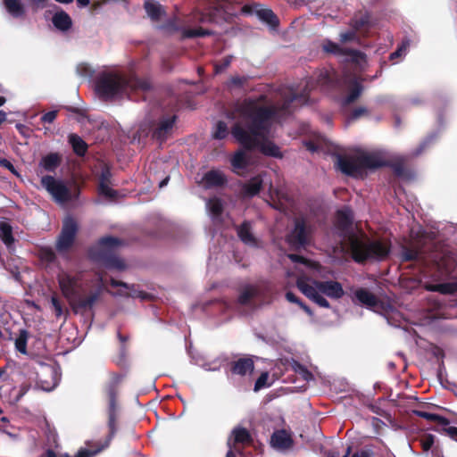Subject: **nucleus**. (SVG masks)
<instances>
[{
  "label": "nucleus",
  "instance_id": "1",
  "mask_svg": "<svg viewBox=\"0 0 457 457\" xmlns=\"http://www.w3.org/2000/svg\"><path fill=\"white\" fill-rule=\"evenodd\" d=\"M311 81H305V88L299 93L294 87L279 89L282 104H273L263 96L258 98H247L238 104L235 109L236 120L231 128L233 137L245 149H259L266 156L281 159L280 148L271 140V126L282 118L289 116L295 108V103H306L307 91Z\"/></svg>",
  "mask_w": 457,
  "mask_h": 457
},
{
  "label": "nucleus",
  "instance_id": "2",
  "mask_svg": "<svg viewBox=\"0 0 457 457\" xmlns=\"http://www.w3.org/2000/svg\"><path fill=\"white\" fill-rule=\"evenodd\" d=\"M353 212L348 207H343L337 212L334 230L340 237L341 251H345V247L347 246L356 262L386 258L390 252L388 244L370 240L363 232L355 231L353 228Z\"/></svg>",
  "mask_w": 457,
  "mask_h": 457
},
{
  "label": "nucleus",
  "instance_id": "3",
  "mask_svg": "<svg viewBox=\"0 0 457 457\" xmlns=\"http://www.w3.org/2000/svg\"><path fill=\"white\" fill-rule=\"evenodd\" d=\"M150 88L149 82L138 78H126L117 71H103L96 81V90L104 100H116L129 96L134 89L144 91Z\"/></svg>",
  "mask_w": 457,
  "mask_h": 457
},
{
  "label": "nucleus",
  "instance_id": "4",
  "mask_svg": "<svg viewBox=\"0 0 457 457\" xmlns=\"http://www.w3.org/2000/svg\"><path fill=\"white\" fill-rule=\"evenodd\" d=\"M57 278L62 295L69 301L76 313L92 311L102 294L101 287L83 296L81 295L83 284L80 273L74 274L62 270Z\"/></svg>",
  "mask_w": 457,
  "mask_h": 457
},
{
  "label": "nucleus",
  "instance_id": "5",
  "mask_svg": "<svg viewBox=\"0 0 457 457\" xmlns=\"http://www.w3.org/2000/svg\"><path fill=\"white\" fill-rule=\"evenodd\" d=\"M296 286L306 297L323 308L330 307L329 303L324 296L338 300L345 295L342 285L334 280L319 281L299 278L296 280Z\"/></svg>",
  "mask_w": 457,
  "mask_h": 457
},
{
  "label": "nucleus",
  "instance_id": "6",
  "mask_svg": "<svg viewBox=\"0 0 457 457\" xmlns=\"http://www.w3.org/2000/svg\"><path fill=\"white\" fill-rule=\"evenodd\" d=\"M386 163L381 151H362L352 157H337V168L344 174L352 177L362 176L365 170H373Z\"/></svg>",
  "mask_w": 457,
  "mask_h": 457
},
{
  "label": "nucleus",
  "instance_id": "7",
  "mask_svg": "<svg viewBox=\"0 0 457 457\" xmlns=\"http://www.w3.org/2000/svg\"><path fill=\"white\" fill-rule=\"evenodd\" d=\"M120 242L116 237H105L101 238L88 252L89 257L98 264L111 270H123L126 264L123 260L116 256L115 250Z\"/></svg>",
  "mask_w": 457,
  "mask_h": 457
},
{
  "label": "nucleus",
  "instance_id": "8",
  "mask_svg": "<svg viewBox=\"0 0 457 457\" xmlns=\"http://www.w3.org/2000/svg\"><path fill=\"white\" fill-rule=\"evenodd\" d=\"M314 79L319 85L327 87L333 86L337 79V82L347 87L349 89V94L342 100V104L344 105H348L353 103L363 91V87L358 78L347 71H345L341 79H337L335 72L322 70L316 74Z\"/></svg>",
  "mask_w": 457,
  "mask_h": 457
},
{
  "label": "nucleus",
  "instance_id": "9",
  "mask_svg": "<svg viewBox=\"0 0 457 457\" xmlns=\"http://www.w3.org/2000/svg\"><path fill=\"white\" fill-rule=\"evenodd\" d=\"M315 227L310 219L297 217L294 220L293 228L287 235L286 240L294 250L304 249L313 241Z\"/></svg>",
  "mask_w": 457,
  "mask_h": 457
},
{
  "label": "nucleus",
  "instance_id": "10",
  "mask_svg": "<svg viewBox=\"0 0 457 457\" xmlns=\"http://www.w3.org/2000/svg\"><path fill=\"white\" fill-rule=\"evenodd\" d=\"M41 185L52 195L54 200L60 204L70 202L78 195V193L73 194L71 192L62 180L55 179L49 175L41 178Z\"/></svg>",
  "mask_w": 457,
  "mask_h": 457
},
{
  "label": "nucleus",
  "instance_id": "11",
  "mask_svg": "<svg viewBox=\"0 0 457 457\" xmlns=\"http://www.w3.org/2000/svg\"><path fill=\"white\" fill-rule=\"evenodd\" d=\"M322 49L326 53L342 57L344 61L354 62L360 66L366 62V55L358 50H352L340 46L338 44L326 39L322 43Z\"/></svg>",
  "mask_w": 457,
  "mask_h": 457
},
{
  "label": "nucleus",
  "instance_id": "12",
  "mask_svg": "<svg viewBox=\"0 0 457 457\" xmlns=\"http://www.w3.org/2000/svg\"><path fill=\"white\" fill-rule=\"evenodd\" d=\"M78 224L71 217H67L62 222V231L56 241V249L60 253L69 250L76 237Z\"/></svg>",
  "mask_w": 457,
  "mask_h": 457
},
{
  "label": "nucleus",
  "instance_id": "13",
  "mask_svg": "<svg viewBox=\"0 0 457 457\" xmlns=\"http://www.w3.org/2000/svg\"><path fill=\"white\" fill-rule=\"evenodd\" d=\"M38 385L41 389L46 392L54 389L60 381L58 369L51 365H42L37 373Z\"/></svg>",
  "mask_w": 457,
  "mask_h": 457
},
{
  "label": "nucleus",
  "instance_id": "14",
  "mask_svg": "<svg viewBox=\"0 0 457 457\" xmlns=\"http://www.w3.org/2000/svg\"><path fill=\"white\" fill-rule=\"evenodd\" d=\"M242 12L245 14H256V16L271 28L278 26V21L274 12L260 4H245L242 7Z\"/></svg>",
  "mask_w": 457,
  "mask_h": 457
},
{
  "label": "nucleus",
  "instance_id": "15",
  "mask_svg": "<svg viewBox=\"0 0 457 457\" xmlns=\"http://www.w3.org/2000/svg\"><path fill=\"white\" fill-rule=\"evenodd\" d=\"M251 441V435L248 430L242 427H236L230 434V436L228 439L227 445L228 450L227 452L226 457H237L236 452L237 444H246Z\"/></svg>",
  "mask_w": 457,
  "mask_h": 457
},
{
  "label": "nucleus",
  "instance_id": "16",
  "mask_svg": "<svg viewBox=\"0 0 457 457\" xmlns=\"http://www.w3.org/2000/svg\"><path fill=\"white\" fill-rule=\"evenodd\" d=\"M270 445L277 452L285 453L292 449L294 440L288 431L278 429L273 432L270 437Z\"/></svg>",
  "mask_w": 457,
  "mask_h": 457
},
{
  "label": "nucleus",
  "instance_id": "17",
  "mask_svg": "<svg viewBox=\"0 0 457 457\" xmlns=\"http://www.w3.org/2000/svg\"><path fill=\"white\" fill-rule=\"evenodd\" d=\"M116 383L117 382H113L111 385H109V386L107 387V395L109 397V410H108V414H109L108 426L110 428L109 440H111V438L113 436V435L115 434V431H116V428H115L116 412H117V406H116L117 391H116V387H115Z\"/></svg>",
  "mask_w": 457,
  "mask_h": 457
},
{
  "label": "nucleus",
  "instance_id": "18",
  "mask_svg": "<svg viewBox=\"0 0 457 457\" xmlns=\"http://www.w3.org/2000/svg\"><path fill=\"white\" fill-rule=\"evenodd\" d=\"M226 176L221 170H212L204 175L200 183L202 184L203 187L209 189L221 187L226 184Z\"/></svg>",
  "mask_w": 457,
  "mask_h": 457
},
{
  "label": "nucleus",
  "instance_id": "19",
  "mask_svg": "<svg viewBox=\"0 0 457 457\" xmlns=\"http://www.w3.org/2000/svg\"><path fill=\"white\" fill-rule=\"evenodd\" d=\"M111 177L112 174L109 169L106 168L102 170L99 179L98 191L100 195L112 200L118 196L119 193L111 187Z\"/></svg>",
  "mask_w": 457,
  "mask_h": 457
},
{
  "label": "nucleus",
  "instance_id": "20",
  "mask_svg": "<svg viewBox=\"0 0 457 457\" xmlns=\"http://www.w3.org/2000/svg\"><path fill=\"white\" fill-rule=\"evenodd\" d=\"M262 185V176L257 175L241 185L240 194L243 197H253L260 192Z\"/></svg>",
  "mask_w": 457,
  "mask_h": 457
},
{
  "label": "nucleus",
  "instance_id": "21",
  "mask_svg": "<svg viewBox=\"0 0 457 457\" xmlns=\"http://www.w3.org/2000/svg\"><path fill=\"white\" fill-rule=\"evenodd\" d=\"M237 236L241 241L248 246L259 247V241L252 232V226L249 221L243 222L237 228Z\"/></svg>",
  "mask_w": 457,
  "mask_h": 457
},
{
  "label": "nucleus",
  "instance_id": "22",
  "mask_svg": "<svg viewBox=\"0 0 457 457\" xmlns=\"http://www.w3.org/2000/svg\"><path fill=\"white\" fill-rule=\"evenodd\" d=\"M3 5L7 13L14 19L24 17L26 10L21 0H4Z\"/></svg>",
  "mask_w": 457,
  "mask_h": 457
},
{
  "label": "nucleus",
  "instance_id": "23",
  "mask_svg": "<svg viewBox=\"0 0 457 457\" xmlns=\"http://www.w3.org/2000/svg\"><path fill=\"white\" fill-rule=\"evenodd\" d=\"M176 120V116L162 117L154 131V137L157 139L162 140L171 130Z\"/></svg>",
  "mask_w": 457,
  "mask_h": 457
},
{
  "label": "nucleus",
  "instance_id": "24",
  "mask_svg": "<svg viewBox=\"0 0 457 457\" xmlns=\"http://www.w3.org/2000/svg\"><path fill=\"white\" fill-rule=\"evenodd\" d=\"M261 288L258 285L247 284L241 288L238 302L241 304H248L252 299L259 296Z\"/></svg>",
  "mask_w": 457,
  "mask_h": 457
},
{
  "label": "nucleus",
  "instance_id": "25",
  "mask_svg": "<svg viewBox=\"0 0 457 457\" xmlns=\"http://www.w3.org/2000/svg\"><path fill=\"white\" fill-rule=\"evenodd\" d=\"M61 163V156L57 153H50L43 156L39 162V168L44 171L53 172Z\"/></svg>",
  "mask_w": 457,
  "mask_h": 457
},
{
  "label": "nucleus",
  "instance_id": "26",
  "mask_svg": "<svg viewBox=\"0 0 457 457\" xmlns=\"http://www.w3.org/2000/svg\"><path fill=\"white\" fill-rule=\"evenodd\" d=\"M253 370V361L250 358H241L236 361L231 367L233 374L245 376Z\"/></svg>",
  "mask_w": 457,
  "mask_h": 457
},
{
  "label": "nucleus",
  "instance_id": "27",
  "mask_svg": "<svg viewBox=\"0 0 457 457\" xmlns=\"http://www.w3.org/2000/svg\"><path fill=\"white\" fill-rule=\"evenodd\" d=\"M52 22L54 26L61 31H67L72 25L70 15L62 10L54 13Z\"/></svg>",
  "mask_w": 457,
  "mask_h": 457
},
{
  "label": "nucleus",
  "instance_id": "28",
  "mask_svg": "<svg viewBox=\"0 0 457 457\" xmlns=\"http://www.w3.org/2000/svg\"><path fill=\"white\" fill-rule=\"evenodd\" d=\"M206 208L213 221H220L223 212V203L219 198H211L206 202Z\"/></svg>",
  "mask_w": 457,
  "mask_h": 457
},
{
  "label": "nucleus",
  "instance_id": "29",
  "mask_svg": "<svg viewBox=\"0 0 457 457\" xmlns=\"http://www.w3.org/2000/svg\"><path fill=\"white\" fill-rule=\"evenodd\" d=\"M233 170L237 174H242L248 165V160L245 151H237L231 159Z\"/></svg>",
  "mask_w": 457,
  "mask_h": 457
},
{
  "label": "nucleus",
  "instance_id": "30",
  "mask_svg": "<svg viewBox=\"0 0 457 457\" xmlns=\"http://www.w3.org/2000/svg\"><path fill=\"white\" fill-rule=\"evenodd\" d=\"M355 297L361 303L370 308H374L378 303L377 297L369 290L364 288L358 289L355 292Z\"/></svg>",
  "mask_w": 457,
  "mask_h": 457
},
{
  "label": "nucleus",
  "instance_id": "31",
  "mask_svg": "<svg viewBox=\"0 0 457 457\" xmlns=\"http://www.w3.org/2000/svg\"><path fill=\"white\" fill-rule=\"evenodd\" d=\"M0 239L7 248H12L14 238L12 237V227L6 220H0Z\"/></svg>",
  "mask_w": 457,
  "mask_h": 457
},
{
  "label": "nucleus",
  "instance_id": "32",
  "mask_svg": "<svg viewBox=\"0 0 457 457\" xmlns=\"http://www.w3.org/2000/svg\"><path fill=\"white\" fill-rule=\"evenodd\" d=\"M145 9L147 13V15L151 18L153 21H159L162 16L164 14V10L162 6L152 0H147L145 2Z\"/></svg>",
  "mask_w": 457,
  "mask_h": 457
},
{
  "label": "nucleus",
  "instance_id": "33",
  "mask_svg": "<svg viewBox=\"0 0 457 457\" xmlns=\"http://www.w3.org/2000/svg\"><path fill=\"white\" fill-rule=\"evenodd\" d=\"M420 443L424 453H428L431 450V453L434 456H437L439 454V450L437 447L433 448L435 444V436L432 434L423 435L420 439Z\"/></svg>",
  "mask_w": 457,
  "mask_h": 457
},
{
  "label": "nucleus",
  "instance_id": "34",
  "mask_svg": "<svg viewBox=\"0 0 457 457\" xmlns=\"http://www.w3.org/2000/svg\"><path fill=\"white\" fill-rule=\"evenodd\" d=\"M69 142L71 145L74 152L78 155L82 156L86 154L87 145L80 137H79L75 134H71L69 137Z\"/></svg>",
  "mask_w": 457,
  "mask_h": 457
},
{
  "label": "nucleus",
  "instance_id": "35",
  "mask_svg": "<svg viewBox=\"0 0 457 457\" xmlns=\"http://www.w3.org/2000/svg\"><path fill=\"white\" fill-rule=\"evenodd\" d=\"M29 332L26 329H21L15 339V348L22 354H27V343Z\"/></svg>",
  "mask_w": 457,
  "mask_h": 457
},
{
  "label": "nucleus",
  "instance_id": "36",
  "mask_svg": "<svg viewBox=\"0 0 457 457\" xmlns=\"http://www.w3.org/2000/svg\"><path fill=\"white\" fill-rule=\"evenodd\" d=\"M414 413L417 416L423 418L427 420L437 421L439 424L443 426H447L450 424V421L446 418L436 413H430L423 411H414Z\"/></svg>",
  "mask_w": 457,
  "mask_h": 457
},
{
  "label": "nucleus",
  "instance_id": "37",
  "mask_svg": "<svg viewBox=\"0 0 457 457\" xmlns=\"http://www.w3.org/2000/svg\"><path fill=\"white\" fill-rule=\"evenodd\" d=\"M76 72L79 77L85 79H91L95 75L94 68L87 63L78 64Z\"/></svg>",
  "mask_w": 457,
  "mask_h": 457
},
{
  "label": "nucleus",
  "instance_id": "38",
  "mask_svg": "<svg viewBox=\"0 0 457 457\" xmlns=\"http://www.w3.org/2000/svg\"><path fill=\"white\" fill-rule=\"evenodd\" d=\"M409 46H410V40L409 39L403 40L401 43V45L398 46L397 49L390 54V56H389L390 60L394 61L397 58L404 57L408 52Z\"/></svg>",
  "mask_w": 457,
  "mask_h": 457
},
{
  "label": "nucleus",
  "instance_id": "39",
  "mask_svg": "<svg viewBox=\"0 0 457 457\" xmlns=\"http://www.w3.org/2000/svg\"><path fill=\"white\" fill-rule=\"evenodd\" d=\"M292 368L294 371L299 374L305 381H310L313 378L312 374L307 370V368L298 361H293Z\"/></svg>",
  "mask_w": 457,
  "mask_h": 457
},
{
  "label": "nucleus",
  "instance_id": "40",
  "mask_svg": "<svg viewBox=\"0 0 457 457\" xmlns=\"http://www.w3.org/2000/svg\"><path fill=\"white\" fill-rule=\"evenodd\" d=\"M286 299L290 303L298 304L310 317L313 316L312 311L306 304H304L298 297H296L294 293L287 292Z\"/></svg>",
  "mask_w": 457,
  "mask_h": 457
},
{
  "label": "nucleus",
  "instance_id": "41",
  "mask_svg": "<svg viewBox=\"0 0 457 457\" xmlns=\"http://www.w3.org/2000/svg\"><path fill=\"white\" fill-rule=\"evenodd\" d=\"M216 139H223L228 136V126L224 121H218L212 134Z\"/></svg>",
  "mask_w": 457,
  "mask_h": 457
},
{
  "label": "nucleus",
  "instance_id": "42",
  "mask_svg": "<svg viewBox=\"0 0 457 457\" xmlns=\"http://www.w3.org/2000/svg\"><path fill=\"white\" fill-rule=\"evenodd\" d=\"M212 34L211 30L204 29L202 28L195 29H184L183 37H204Z\"/></svg>",
  "mask_w": 457,
  "mask_h": 457
},
{
  "label": "nucleus",
  "instance_id": "43",
  "mask_svg": "<svg viewBox=\"0 0 457 457\" xmlns=\"http://www.w3.org/2000/svg\"><path fill=\"white\" fill-rule=\"evenodd\" d=\"M419 257V251L414 248L402 247L401 259L404 262L413 261Z\"/></svg>",
  "mask_w": 457,
  "mask_h": 457
},
{
  "label": "nucleus",
  "instance_id": "44",
  "mask_svg": "<svg viewBox=\"0 0 457 457\" xmlns=\"http://www.w3.org/2000/svg\"><path fill=\"white\" fill-rule=\"evenodd\" d=\"M437 135L436 133H433L427 137L419 145V147L414 151V155H419L422 154L425 149H427L436 138Z\"/></svg>",
  "mask_w": 457,
  "mask_h": 457
},
{
  "label": "nucleus",
  "instance_id": "45",
  "mask_svg": "<svg viewBox=\"0 0 457 457\" xmlns=\"http://www.w3.org/2000/svg\"><path fill=\"white\" fill-rule=\"evenodd\" d=\"M248 78L245 76H234L228 81L227 85L229 88H240L247 82Z\"/></svg>",
  "mask_w": 457,
  "mask_h": 457
},
{
  "label": "nucleus",
  "instance_id": "46",
  "mask_svg": "<svg viewBox=\"0 0 457 457\" xmlns=\"http://www.w3.org/2000/svg\"><path fill=\"white\" fill-rule=\"evenodd\" d=\"M439 293L444 295H451L457 291V283H440L438 284Z\"/></svg>",
  "mask_w": 457,
  "mask_h": 457
},
{
  "label": "nucleus",
  "instance_id": "47",
  "mask_svg": "<svg viewBox=\"0 0 457 457\" xmlns=\"http://www.w3.org/2000/svg\"><path fill=\"white\" fill-rule=\"evenodd\" d=\"M232 59H233V56L228 55V56L224 57L220 62L215 63V65H214L215 72L220 73L224 70H226L230 65Z\"/></svg>",
  "mask_w": 457,
  "mask_h": 457
},
{
  "label": "nucleus",
  "instance_id": "48",
  "mask_svg": "<svg viewBox=\"0 0 457 457\" xmlns=\"http://www.w3.org/2000/svg\"><path fill=\"white\" fill-rule=\"evenodd\" d=\"M339 40L341 43H346V42H352V41H357L358 37L354 30H349L346 32L340 33L339 35Z\"/></svg>",
  "mask_w": 457,
  "mask_h": 457
},
{
  "label": "nucleus",
  "instance_id": "49",
  "mask_svg": "<svg viewBox=\"0 0 457 457\" xmlns=\"http://www.w3.org/2000/svg\"><path fill=\"white\" fill-rule=\"evenodd\" d=\"M269 378V375L267 372L262 373L261 376L257 378L254 384V391L257 392L262 388L267 386V381Z\"/></svg>",
  "mask_w": 457,
  "mask_h": 457
},
{
  "label": "nucleus",
  "instance_id": "50",
  "mask_svg": "<svg viewBox=\"0 0 457 457\" xmlns=\"http://www.w3.org/2000/svg\"><path fill=\"white\" fill-rule=\"evenodd\" d=\"M51 304L54 309V314L57 318L63 315V310L62 306L61 304V302L56 298L55 296H53L51 298Z\"/></svg>",
  "mask_w": 457,
  "mask_h": 457
},
{
  "label": "nucleus",
  "instance_id": "51",
  "mask_svg": "<svg viewBox=\"0 0 457 457\" xmlns=\"http://www.w3.org/2000/svg\"><path fill=\"white\" fill-rule=\"evenodd\" d=\"M443 431L449 436L452 439L457 441V428L452 426H444Z\"/></svg>",
  "mask_w": 457,
  "mask_h": 457
},
{
  "label": "nucleus",
  "instance_id": "52",
  "mask_svg": "<svg viewBox=\"0 0 457 457\" xmlns=\"http://www.w3.org/2000/svg\"><path fill=\"white\" fill-rule=\"evenodd\" d=\"M56 116H57V112L56 111H51V112H48L45 113L41 117V120L44 123H52L55 120Z\"/></svg>",
  "mask_w": 457,
  "mask_h": 457
},
{
  "label": "nucleus",
  "instance_id": "53",
  "mask_svg": "<svg viewBox=\"0 0 457 457\" xmlns=\"http://www.w3.org/2000/svg\"><path fill=\"white\" fill-rule=\"evenodd\" d=\"M0 166L7 169L13 174H17V171H16L14 166L7 159L0 158Z\"/></svg>",
  "mask_w": 457,
  "mask_h": 457
},
{
  "label": "nucleus",
  "instance_id": "54",
  "mask_svg": "<svg viewBox=\"0 0 457 457\" xmlns=\"http://www.w3.org/2000/svg\"><path fill=\"white\" fill-rule=\"evenodd\" d=\"M366 112H367V109L365 107H358L352 112L351 118L357 119Z\"/></svg>",
  "mask_w": 457,
  "mask_h": 457
},
{
  "label": "nucleus",
  "instance_id": "55",
  "mask_svg": "<svg viewBox=\"0 0 457 457\" xmlns=\"http://www.w3.org/2000/svg\"><path fill=\"white\" fill-rule=\"evenodd\" d=\"M111 285H112V287H121L125 288L126 290H129V289H130V287H131L129 284L124 283V282L118 281V280L113 279V278H112V279H111Z\"/></svg>",
  "mask_w": 457,
  "mask_h": 457
},
{
  "label": "nucleus",
  "instance_id": "56",
  "mask_svg": "<svg viewBox=\"0 0 457 457\" xmlns=\"http://www.w3.org/2000/svg\"><path fill=\"white\" fill-rule=\"evenodd\" d=\"M350 451H351V448H350V447H348V448H347V450H346L345 454V455H343L342 457H348V455L350 454ZM327 456H328V457H341V456L339 455V453H338L337 452H335V451L328 452V453H327Z\"/></svg>",
  "mask_w": 457,
  "mask_h": 457
},
{
  "label": "nucleus",
  "instance_id": "57",
  "mask_svg": "<svg viewBox=\"0 0 457 457\" xmlns=\"http://www.w3.org/2000/svg\"><path fill=\"white\" fill-rule=\"evenodd\" d=\"M370 454H371L370 451L362 450V451L354 453L352 455V457H370Z\"/></svg>",
  "mask_w": 457,
  "mask_h": 457
},
{
  "label": "nucleus",
  "instance_id": "58",
  "mask_svg": "<svg viewBox=\"0 0 457 457\" xmlns=\"http://www.w3.org/2000/svg\"><path fill=\"white\" fill-rule=\"evenodd\" d=\"M425 288L430 292H439L438 284H427Z\"/></svg>",
  "mask_w": 457,
  "mask_h": 457
},
{
  "label": "nucleus",
  "instance_id": "59",
  "mask_svg": "<svg viewBox=\"0 0 457 457\" xmlns=\"http://www.w3.org/2000/svg\"><path fill=\"white\" fill-rule=\"evenodd\" d=\"M167 29H170V30H179V25L177 24L176 21H170L168 24H167Z\"/></svg>",
  "mask_w": 457,
  "mask_h": 457
},
{
  "label": "nucleus",
  "instance_id": "60",
  "mask_svg": "<svg viewBox=\"0 0 457 457\" xmlns=\"http://www.w3.org/2000/svg\"><path fill=\"white\" fill-rule=\"evenodd\" d=\"M288 257L295 262H304V259L297 254H289Z\"/></svg>",
  "mask_w": 457,
  "mask_h": 457
},
{
  "label": "nucleus",
  "instance_id": "61",
  "mask_svg": "<svg viewBox=\"0 0 457 457\" xmlns=\"http://www.w3.org/2000/svg\"><path fill=\"white\" fill-rule=\"evenodd\" d=\"M79 8L87 7L89 4V0H76Z\"/></svg>",
  "mask_w": 457,
  "mask_h": 457
},
{
  "label": "nucleus",
  "instance_id": "62",
  "mask_svg": "<svg viewBox=\"0 0 457 457\" xmlns=\"http://www.w3.org/2000/svg\"><path fill=\"white\" fill-rule=\"evenodd\" d=\"M367 22H368V17L367 16L362 17L361 19V21L358 22L357 27H361V26L365 25Z\"/></svg>",
  "mask_w": 457,
  "mask_h": 457
},
{
  "label": "nucleus",
  "instance_id": "63",
  "mask_svg": "<svg viewBox=\"0 0 457 457\" xmlns=\"http://www.w3.org/2000/svg\"><path fill=\"white\" fill-rule=\"evenodd\" d=\"M306 146H307L308 150H310L312 152L316 151V147L314 146V145L312 143H307Z\"/></svg>",
  "mask_w": 457,
  "mask_h": 457
},
{
  "label": "nucleus",
  "instance_id": "64",
  "mask_svg": "<svg viewBox=\"0 0 457 457\" xmlns=\"http://www.w3.org/2000/svg\"><path fill=\"white\" fill-rule=\"evenodd\" d=\"M169 177L165 178L163 180H162L159 184L160 187H163L168 184Z\"/></svg>",
  "mask_w": 457,
  "mask_h": 457
}]
</instances>
